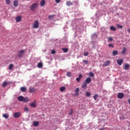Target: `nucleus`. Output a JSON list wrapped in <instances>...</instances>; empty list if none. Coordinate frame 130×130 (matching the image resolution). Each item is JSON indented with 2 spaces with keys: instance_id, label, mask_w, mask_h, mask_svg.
I'll return each mask as SVG.
<instances>
[{
  "instance_id": "1",
  "label": "nucleus",
  "mask_w": 130,
  "mask_h": 130,
  "mask_svg": "<svg viewBox=\"0 0 130 130\" xmlns=\"http://www.w3.org/2000/svg\"><path fill=\"white\" fill-rule=\"evenodd\" d=\"M25 55V50H20L17 52L18 57H23Z\"/></svg>"
},
{
  "instance_id": "2",
  "label": "nucleus",
  "mask_w": 130,
  "mask_h": 130,
  "mask_svg": "<svg viewBox=\"0 0 130 130\" xmlns=\"http://www.w3.org/2000/svg\"><path fill=\"white\" fill-rule=\"evenodd\" d=\"M37 8H38V4L34 3L31 5L30 10L31 11H32L33 12H34V11H35V10H36Z\"/></svg>"
},
{
  "instance_id": "3",
  "label": "nucleus",
  "mask_w": 130,
  "mask_h": 130,
  "mask_svg": "<svg viewBox=\"0 0 130 130\" xmlns=\"http://www.w3.org/2000/svg\"><path fill=\"white\" fill-rule=\"evenodd\" d=\"M38 27H39V22L38 20H35L34 23L32 28L34 29H37Z\"/></svg>"
},
{
  "instance_id": "4",
  "label": "nucleus",
  "mask_w": 130,
  "mask_h": 130,
  "mask_svg": "<svg viewBox=\"0 0 130 130\" xmlns=\"http://www.w3.org/2000/svg\"><path fill=\"white\" fill-rule=\"evenodd\" d=\"M13 116L15 118H19L21 116V113L20 112H15L13 114Z\"/></svg>"
},
{
  "instance_id": "5",
  "label": "nucleus",
  "mask_w": 130,
  "mask_h": 130,
  "mask_svg": "<svg viewBox=\"0 0 130 130\" xmlns=\"http://www.w3.org/2000/svg\"><path fill=\"white\" fill-rule=\"evenodd\" d=\"M79 92H80V88H79V87H77L76 88L74 91L75 96H79Z\"/></svg>"
},
{
  "instance_id": "6",
  "label": "nucleus",
  "mask_w": 130,
  "mask_h": 130,
  "mask_svg": "<svg viewBox=\"0 0 130 130\" xmlns=\"http://www.w3.org/2000/svg\"><path fill=\"white\" fill-rule=\"evenodd\" d=\"M124 96V94L121 92H119L117 95V98L119 99H122Z\"/></svg>"
},
{
  "instance_id": "7",
  "label": "nucleus",
  "mask_w": 130,
  "mask_h": 130,
  "mask_svg": "<svg viewBox=\"0 0 130 130\" xmlns=\"http://www.w3.org/2000/svg\"><path fill=\"white\" fill-rule=\"evenodd\" d=\"M117 62L119 66H121V64H122V62H123V59H118L117 60Z\"/></svg>"
},
{
  "instance_id": "8",
  "label": "nucleus",
  "mask_w": 130,
  "mask_h": 130,
  "mask_svg": "<svg viewBox=\"0 0 130 130\" xmlns=\"http://www.w3.org/2000/svg\"><path fill=\"white\" fill-rule=\"evenodd\" d=\"M36 91V89L33 87H29V93H34V92Z\"/></svg>"
},
{
  "instance_id": "9",
  "label": "nucleus",
  "mask_w": 130,
  "mask_h": 130,
  "mask_svg": "<svg viewBox=\"0 0 130 130\" xmlns=\"http://www.w3.org/2000/svg\"><path fill=\"white\" fill-rule=\"evenodd\" d=\"M13 5L14 7H17L18 6H19V2L18 0H15L13 1Z\"/></svg>"
},
{
  "instance_id": "10",
  "label": "nucleus",
  "mask_w": 130,
  "mask_h": 130,
  "mask_svg": "<svg viewBox=\"0 0 130 130\" xmlns=\"http://www.w3.org/2000/svg\"><path fill=\"white\" fill-rule=\"evenodd\" d=\"M110 64V61L107 60L105 63L103 64V67H107Z\"/></svg>"
},
{
  "instance_id": "11",
  "label": "nucleus",
  "mask_w": 130,
  "mask_h": 130,
  "mask_svg": "<svg viewBox=\"0 0 130 130\" xmlns=\"http://www.w3.org/2000/svg\"><path fill=\"white\" fill-rule=\"evenodd\" d=\"M86 84H90L91 83V78L88 77L85 80V82Z\"/></svg>"
},
{
  "instance_id": "12",
  "label": "nucleus",
  "mask_w": 130,
  "mask_h": 130,
  "mask_svg": "<svg viewBox=\"0 0 130 130\" xmlns=\"http://www.w3.org/2000/svg\"><path fill=\"white\" fill-rule=\"evenodd\" d=\"M33 125L35 127H37V126H38V125H39V122H38L37 121H34L33 122Z\"/></svg>"
},
{
  "instance_id": "13",
  "label": "nucleus",
  "mask_w": 130,
  "mask_h": 130,
  "mask_svg": "<svg viewBox=\"0 0 130 130\" xmlns=\"http://www.w3.org/2000/svg\"><path fill=\"white\" fill-rule=\"evenodd\" d=\"M15 20L16 22H20V21L22 20V17L20 16H17V17H16Z\"/></svg>"
},
{
  "instance_id": "14",
  "label": "nucleus",
  "mask_w": 130,
  "mask_h": 130,
  "mask_svg": "<svg viewBox=\"0 0 130 130\" xmlns=\"http://www.w3.org/2000/svg\"><path fill=\"white\" fill-rule=\"evenodd\" d=\"M129 68V64H125L124 65V69L126 71H127V70H128Z\"/></svg>"
},
{
  "instance_id": "15",
  "label": "nucleus",
  "mask_w": 130,
  "mask_h": 130,
  "mask_svg": "<svg viewBox=\"0 0 130 130\" xmlns=\"http://www.w3.org/2000/svg\"><path fill=\"white\" fill-rule=\"evenodd\" d=\"M23 99H24V96H19L17 98V100H18V101H20L21 102H22V101H23Z\"/></svg>"
},
{
  "instance_id": "16",
  "label": "nucleus",
  "mask_w": 130,
  "mask_h": 130,
  "mask_svg": "<svg viewBox=\"0 0 130 130\" xmlns=\"http://www.w3.org/2000/svg\"><path fill=\"white\" fill-rule=\"evenodd\" d=\"M30 106L32 108L36 107V106H37L36 105V102H31L30 104Z\"/></svg>"
},
{
  "instance_id": "17",
  "label": "nucleus",
  "mask_w": 130,
  "mask_h": 130,
  "mask_svg": "<svg viewBox=\"0 0 130 130\" xmlns=\"http://www.w3.org/2000/svg\"><path fill=\"white\" fill-rule=\"evenodd\" d=\"M20 90L21 91V92H26V91H27V88L23 86L20 88Z\"/></svg>"
},
{
  "instance_id": "18",
  "label": "nucleus",
  "mask_w": 130,
  "mask_h": 130,
  "mask_svg": "<svg viewBox=\"0 0 130 130\" xmlns=\"http://www.w3.org/2000/svg\"><path fill=\"white\" fill-rule=\"evenodd\" d=\"M125 52H126V48L124 47V48H123V49L121 52V54L123 55V54H124V53H125Z\"/></svg>"
},
{
  "instance_id": "19",
  "label": "nucleus",
  "mask_w": 130,
  "mask_h": 130,
  "mask_svg": "<svg viewBox=\"0 0 130 130\" xmlns=\"http://www.w3.org/2000/svg\"><path fill=\"white\" fill-rule=\"evenodd\" d=\"M59 90H60V92H63V91H66V87H64V86L61 87H60Z\"/></svg>"
},
{
  "instance_id": "20",
  "label": "nucleus",
  "mask_w": 130,
  "mask_h": 130,
  "mask_svg": "<svg viewBox=\"0 0 130 130\" xmlns=\"http://www.w3.org/2000/svg\"><path fill=\"white\" fill-rule=\"evenodd\" d=\"M66 5L67 6H68V7H70V6H72L73 5V3H72L71 1H67L66 2Z\"/></svg>"
},
{
  "instance_id": "21",
  "label": "nucleus",
  "mask_w": 130,
  "mask_h": 130,
  "mask_svg": "<svg viewBox=\"0 0 130 130\" xmlns=\"http://www.w3.org/2000/svg\"><path fill=\"white\" fill-rule=\"evenodd\" d=\"M23 102H29V98H23Z\"/></svg>"
},
{
  "instance_id": "22",
  "label": "nucleus",
  "mask_w": 130,
  "mask_h": 130,
  "mask_svg": "<svg viewBox=\"0 0 130 130\" xmlns=\"http://www.w3.org/2000/svg\"><path fill=\"white\" fill-rule=\"evenodd\" d=\"M40 5L41 7H44V6H45V0H43L40 2Z\"/></svg>"
},
{
  "instance_id": "23",
  "label": "nucleus",
  "mask_w": 130,
  "mask_h": 130,
  "mask_svg": "<svg viewBox=\"0 0 130 130\" xmlns=\"http://www.w3.org/2000/svg\"><path fill=\"white\" fill-rule=\"evenodd\" d=\"M112 53L114 56H115V55H117V54H118V51L114 50L113 51Z\"/></svg>"
},
{
  "instance_id": "24",
  "label": "nucleus",
  "mask_w": 130,
  "mask_h": 130,
  "mask_svg": "<svg viewBox=\"0 0 130 130\" xmlns=\"http://www.w3.org/2000/svg\"><path fill=\"white\" fill-rule=\"evenodd\" d=\"M110 30H111V31H116V28L115 27L113 26H111L110 27Z\"/></svg>"
},
{
  "instance_id": "25",
  "label": "nucleus",
  "mask_w": 130,
  "mask_h": 130,
  "mask_svg": "<svg viewBox=\"0 0 130 130\" xmlns=\"http://www.w3.org/2000/svg\"><path fill=\"white\" fill-rule=\"evenodd\" d=\"M82 88H83V89H86V88H87V83L84 82L83 85H82Z\"/></svg>"
},
{
  "instance_id": "26",
  "label": "nucleus",
  "mask_w": 130,
  "mask_h": 130,
  "mask_svg": "<svg viewBox=\"0 0 130 130\" xmlns=\"http://www.w3.org/2000/svg\"><path fill=\"white\" fill-rule=\"evenodd\" d=\"M86 97H90L91 96V92L89 91L86 92Z\"/></svg>"
},
{
  "instance_id": "27",
  "label": "nucleus",
  "mask_w": 130,
  "mask_h": 130,
  "mask_svg": "<svg viewBox=\"0 0 130 130\" xmlns=\"http://www.w3.org/2000/svg\"><path fill=\"white\" fill-rule=\"evenodd\" d=\"M43 64H42V62H39V63H38V68H42V67H43Z\"/></svg>"
},
{
  "instance_id": "28",
  "label": "nucleus",
  "mask_w": 130,
  "mask_h": 130,
  "mask_svg": "<svg viewBox=\"0 0 130 130\" xmlns=\"http://www.w3.org/2000/svg\"><path fill=\"white\" fill-rule=\"evenodd\" d=\"M62 50L63 51V52H68L69 51V49L65 48H62Z\"/></svg>"
},
{
  "instance_id": "29",
  "label": "nucleus",
  "mask_w": 130,
  "mask_h": 130,
  "mask_svg": "<svg viewBox=\"0 0 130 130\" xmlns=\"http://www.w3.org/2000/svg\"><path fill=\"white\" fill-rule=\"evenodd\" d=\"M3 116L4 117V118H9V115L7 114H4Z\"/></svg>"
},
{
  "instance_id": "30",
  "label": "nucleus",
  "mask_w": 130,
  "mask_h": 130,
  "mask_svg": "<svg viewBox=\"0 0 130 130\" xmlns=\"http://www.w3.org/2000/svg\"><path fill=\"white\" fill-rule=\"evenodd\" d=\"M54 17V15H49L48 16L49 20H52V19H53V17Z\"/></svg>"
},
{
  "instance_id": "31",
  "label": "nucleus",
  "mask_w": 130,
  "mask_h": 130,
  "mask_svg": "<svg viewBox=\"0 0 130 130\" xmlns=\"http://www.w3.org/2000/svg\"><path fill=\"white\" fill-rule=\"evenodd\" d=\"M14 67V65L13 64H10L9 67V70H12Z\"/></svg>"
},
{
  "instance_id": "32",
  "label": "nucleus",
  "mask_w": 130,
  "mask_h": 130,
  "mask_svg": "<svg viewBox=\"0 0 130 130\" xmlns=\"http://www.w3.org/2000/svg\"><path fill=\"white\" fill-rule=\"evenodd\" d=\"M8 85V82L6 81H4L2 84L3 87H5L6 85Z\"/></svg>"
},
{
  "instance_id": "33",
  "label": "nucleus",
  "mask_w": 130,
  "mask_h": 130,
  "mask_svg": "<svg viewBox=\"0 0 130 130\" xmlns=\"http://www.w3.org/2000/svg\"><path fill=\"white\" fill-rule=\"evenodd\" d=\"M97 98H98V94H95L93 95V99H94V100H97Z\"/></svg>"
},
{
  "instance_id": "34",
  "label": "nucleus",
  "mask_w": 130,
  "mask_h": 130,
  "mask_svg": "<svg viewBox=\"0 0 130 130\" xmlns=\"http://www.w3.org/2000/svg\"><path fill=\"white\" fill-rule=\"evenodd\" d=\"M6 5H10L11 4V0H6Z\"/></svg>"
},
{
  "instance_id": "35",
  "label": "nucleus",
  "mask_w": 130,
  "mask_h": 130,
  "mask_svg": "<svg viewBox=\"0 0 130 130\" xmlns=\"http://www.w3.org/2000/svg\"><path fill=\"white\" fill-rule=\"evenodd\" d=\"M67 76L71 78V77H72V73L70 72H67Z\"/></svg>"
},
{
  "instance_id": "36",
  "label": "nucleus",
  "mask_w": 130,
  "mask_h": 130,
  "mask_svg": "<svg viewBox=\"0 0 130 130\" xmlns=\"http://www.w3.org/2000/svg\"><path fill=\"white\" fill-rule=\"evenodd\" d=\"M88 75L89 77H94V73L92 72H89Z\"/></svg>"
},
{
  "instance_id": "37",
  "label": "nucleus",
  "mask_w": 130,
  "mask_h": 130,
  "mask_svg": "<svg viewBox=\"0 0 130 130\" xmlns=\"http://www.w3.org/2000/svg\"><path fill=\"white\" fill-rule=\"evenodd\" d=\"M83 55L84 56H88V55H89V52H85L83 54Z\"/></svg>"
},
{
  "instance_id": "38",
  "label": "nucleus",
  "mask_w": 130,
  "mask_h": 130,
  "mask_svg": "<svg viewBox=\"0 0 130 130\" xmlns=\"http://www.w3.org/2000/svg\"><path fill=\"white\" fill-rule=\"evenodd\" d=\"M83 62L85 63V64H88V61L87 60H83Z\"/></svg>"
},
{
  "instance_id": "39",
  "label": "nucleus",
  "mask_w": 130,
  "mask_h": 130,
  "mask_svg": "<svg viewBox=\"0 0 130 130\" xmlns=\"http://www.w3.org/2000/svg\"><path fill=\"white\" fill-rule=\"evenodd\" d=\"M74 112V111H73V109H71L70 110V112L69 113V115H72V114H73V113Z\"/></svg>"
},
{
  "instance_id": "40",
  "label": "nucleus",
  "mask_w": 130,
  "mask_h": 130,
  "mask_svg": "<svg viewBox=\"0 0 130 130\" xmlns=\"http://www.w3.org/2000/svg\"><path fill=\"white\" fill-rule=\"evenodd\" d=\"M108 46H109V47H112V48H113V47H114L113 44H110L108 45Z\"/></svg>"
},
{
  "instance_id": "41",
  "label": "nucleus",
  "mask_w": 130,
  "mask_h": 130,
  "mask_svg": "<svg viewBox=\"0 0 130 130\" xmlns=\"http://www.w3.org/2000/svg\"><path fill=\"white\" fill-rule=\"evenodd\" d=\"M108 39L109 41H112V40H113V38H112V37H109L108 38Z\"/></svg>"
},
{
  "instance_id": "42",
  "label": "nucleus",
  "mask_w": 130,
  "mask_h": 130,
  "mask_svg": "<svg viewBox=\"0 0 130 130\" xmlns=\"http://www.w3.org/2000/svg\"><path fill=\"white\" fill-rule=\"evenodd\" d=\"M120 119H121V120H123L125 119V117H124L123 116L120 117Z\"/></svg>"
},
{
  "instance_id": "43",
  "label": "nucleus",
  "mask_w": 130,
  "mask_h": 130,
  "mask_svg": "<svg viewBox=\"0 0 130 130\" xmlns=\"http://www.w3.org/2000/svg\"><path fill=\"white\" fill-rule=\"evenodd\" d=\"M60 1L61 0H55V2L56 4H59V3H60Z\"/></svg>"
},
{
  "instance_id": "44",
  "label": "nucleus",
  "mask_w": 130,
  "mask_h": 130,
  "mask_svg": "<svg viewBox=\"0 0 130 130\" xmlns=\"http://www.w3.org/2000/svg\"><path fill=\"white\" fill-rule=\"evenodd\" d=\"M24 110H25V111H26V112H27L29 111V109H28V108H27V107H25Z\"/></svg>"
},
{
  "instance_id": "45",
  "label": "nucleus",
  "mask_w": 130,
  "mask_h": 130,
  "mask_svg": "<svg viewBox=\"0 0 130 130\" xmlns=\"http://www.w3.org/2000/svg\"><path fill=\"white\" fill-rule=\"evenodd\" d=\"M51 53H52V54H55V50H52L51 51Z\"/></svg>"
},
{
  "instance_id": "46",
  "label": "nucleus",
  "mask_w": 130,
  "mask_h": 130,
  "mask_svg": "<svg viewBox=\"0 0 130 130\" xmlns=\"http://www.w3.org/2000/svg\"><path fill=\"white\" fill-rule=\"evenodd\" d=\"M79 78H80V79H82V78H83V75L82 74H80L79 75Z\"/></svg>"
},
{
  "instance_id": "47",
  "label": "nucleus",
  "mask_w": 130,
  "mask_h": 130,
  "mask_svg": "<svg viewBox=\"0 0 130 130\" xmlns=\"http://www.w3.org/2000/svg\"><path fill=\"white\" fill-rule=\"evenodd\" d=\"M80 80L81 79L80 78H79V77L76 78V81H77V82H78V83L80 82Z\"/></svg>"
},
{
  "instance_id": "48",
  "label": "nucleus",
  "mask_w": 130,
  "mask_h": 130,
  "mask_svg": "<svg viewBox=\"0 0 130 130\" xmlns=\"http://www.w3.org/2000/svg\"><path fill=\"white\" fill-rule=\"evenodd\" d=\"M117 27H118V28H122V26H121L120 25H118Z\"/></svg>"
},
{
  "instance_id": "49",
  "label": "nucleus",
  "mask_w": 130,
  "mask_h": 130,
  "mask_svg": "<svg viewBox=\"0 0 130 130\" xmlns=\"http://www.w3.org/2000/svg\"><path fill=\"white\" fill-rule=\"evenodd\" d=\"M127 31H128V33H130V28H128Z\"/></svg>"
},
{
  "instance_id": "50",
  "label": "nucleus",
  "mask_w": 130,
  "mask_h": 130,
  "mask_svg": "<svg viewBox=\"0 0 130 130\" xmlns=\"http://www.w3.org/2000/svg\"><path fill=\"white\" fill-rule=\"evenodd\" d=\"M128 102L129 104H130V99L128 100Z\"/></svg>"
}]
</instances>
